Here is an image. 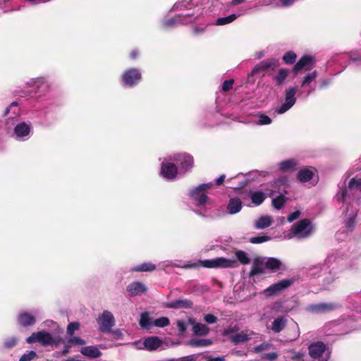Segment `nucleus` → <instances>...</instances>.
<instances>
[{
	"mask_svg": "<svg viewBox=\"0 0 361 361\" xmlns=\"http://www.w3.org/2000/svg\"><path fill=\"white\" fill-rule=\"evenodd\" d=\"M298 161L294 159H288L279 164V169L283 172H292L297 169Z\"/></svg>",
	"mask_w": 361,
	"mask_h": 361,
	"instance_id": "nucleus-29",
	"label": "nucleus"
},
{
	"mask_svg": "<svg viewBox=\"0 0 361 361\" xmlns=\"http://www.w3.org/2000/svg\"><path fill=\"white\" fill-rule=\"evenodd\" d=\"M263 357L269 361H274L278 357V354L275 352H270L264 353Z\"/></svg>",
	"mask_w": 361,
	"mask_h": 361,
	"instance_id": "nucleus-59",
	"label": "nucleus"
},
{
	"mask_svg": "<svg viewBox=\"0 0 361 361\" xmlns=\"http://www.w3.org/2000/svg\"><path fill=\"white\" fill-rule=\"evenodd\" d=\"M195 8V11L190 14L197 13V12H202L203 14L200 16V18L204 16H210L214 12L213 10H211V5L209 4L208 6H204L203 8L200 7L197 4L195 3L192 0H182L177 1L174 4L172 9L173 10H191Z\"/></svg>",
	"mask_w": 361,
	"mask_h": 361,
	"instance_id": "nucleus-4",
	"label": "nucleus"
},
{
	"mask_svg": "<svg viewBox=\"0 0 361 361\" xmlns=\"http://www.w3.org/2000/svg\"><path fill=\"white\" fill-rule=\"evenodd\" d=\"M204 319L207 324H212L216 322L217 317L212 314H207L204 315Z\"/></svg>",
	"mask_w": 361,
	"mask_h": 361,
	"instance_id": "nucleus-57",
	"label": "nucleus"
},
{
	"mask_svg": "<svg viewBox=\"0 0 361 361\" xmlns=\"http://www.w3.org/2000/svg\"><path fill=\"white\" fill-rule=\"evenodd\" d=\"M20 115V108L16 102H13L4 111V116L8 118H16Z\"/></svg>",
	"mask_w": 361,
	"mask_h": 361,
	"instance_id": "nucleus-33",
	"label": "nucleus"
},
{
	"mask_svg": "<svg viewBox=\"0 0 361 361\" xmlns=\"http://www.w3.org/2000/svg\"><path fill=\"white\" fill-rule=\"evenodd\" d=\"M266 267V264L264 257H257L255 259L252 269L250 272V276H255L259 274H262L264 272Z\"/></svg>",
	"mask_w": 361,
	"mask_h": 361,
	"instance_id": "nucleus-26",
	"label": "nucleus"
},
{
	"mask_svg": "<svg viewBox=\"0 0 361 361\" xmlns=\"http://www.w3.org/2000/svg\"><path fill=\"white\" fill-rule=\"evenodd\" d=\"M298 88L296 87H288L285 90V99L284 102L275 109V112L278 114H283L291 109L296 102L295 94Z\"/></svg>",
	"mask_w": 361,
	"mask_h": 361,
	"instance_id": "nucleus-7",
	"label": "nucleus"
},
{
	"mask_svg": "<svg viewBox=\"0 0 361 361\" xmlns=\"http://www.w3.org/2000/svg\"><path fill=\"white\" fill-rule=\"evenodd\" d=\"M212 342L209 339H192L190 341V344L192 346H207L209 345Z\"/></svg>",
	"mask_w": 361,
	"mask_h": 361,
	"instance_id": "nucleus-49",
	"label": "nucleus"
},
{
	"mask_svg": "<svg viewBox=\"0 0 361 361\" xmlns=\"http://www.w3.org/2000/svg\"><path fill=\"white\" fill-rule=\"evenodd\" d=\"M175 163L176 161H171L170 158L168 160H164L162 162L161 175L164 178L168 180H173L176 177L178 174V169Z\"/></svg>",
	"mask_w": 361,
	"mask_h": 361,
	"instance_id": "nucleus-16",
	"label": "nucleus"
},
{
	"mask_svg": "<svg viewBox=\"0 0 361 361\" xmlns=\"http://www.w3.org/2000/svg\"><path fill=\"white\" fill-rule=\"evenodd\" d=\"M356 213L353 212L345 219V227L348 231H352L355 226Z\"/></svg>",
	"mask_w": 361,
	"mask_h": 361,
	"instance_id": "nucleus-41",
	"label": "nucleus"
},
{
	"mask_svg": "<svg viewBox=\"0 0 361 361\" xmlns=\"http://www.w3.org/2000/svg\"><path fill=\"white\" fill-rule=\"evenodd\" d=\"M278 65L279 61L275 59H268L267 60L262 61L253 68L250 75L253 76L257 74L260 71H266L269 68L274 69Z\"/></svg>",
	"mask_w": 361,
	"mask_h": 361,
	"instance_id": "nucleus-21",
	"label": "nucleus"
},
{
	"mask_svg": "<svg viewBox=\"0 0 361 361\" xmlns=\"http://www.w3.org/2000/svg\"><path fill=\"white\" fill-rule=\"evenodd\" d=\"M68 342L69 343H71L72 345H82L85 343V340L82 339L80 337H77V336L71 337L68 339Z\"/></svg>",
	"mask_w": 361,
	"mask_h": 361,
	"instance_id": "nucleus-52",
	"label": "nucleus"
},
{
	"mask_svg": "<svg viewBox=\"0 0 361 361\" xmlns=\"http://www.w3.org/2000/svg\"><path fill=\"white\" fill-rule=\"evenodd\" d=\"M37 356L35 351L30 350L27 353L23 354L20 358L19 361H32Z\"/></svg>",
	"mask_w": 361,
	"mask_h": 361,
	"instance_id": "nucleus-51",
	"label": "nucleus"
},
{
	"mask_svg": "<svg viewBox=\"0 0 361 361\" xmlns=\"http://www.w3.org/2000/svg\"><path fill=\"white\" fill-rule=\"evenodd\" d=\"M290 71L288 69L280 68L273 75L272 81L276 86H282L286 83Z\"/></svg>",
	"mask_w": 361,
	"mask_h": 361,
	"instance_id": "nucleus-23",
	"label": "nucleus"
},
{
	"mask_svg": "<svg viewBox=\"0 0 361 361\" xmlns=\"http://www.w3.org/2000/svg\"><path fill=\"white\" fill-rule=\"evenodd\" d=\"M156 269V266L151 262H144L143 264L133 268L135 271H152Z\"/></svg>",
	"mask_w": 361,
	"mask_h": 361,
	"instance_id": "nucleus-45",
	"label": "nucleus"
},
{
	"mask_svg": "<svg viewBox=\"0 0 361 361\" xmlns=\"http://www.w3.org/2000/svg\"><path fill=\"white\" fill-rule=\"evenodd\" d=\"M32 134V126L30 122H20L17 123L12 133V137L20 142L28 140Z\"/></svg>",
	"mask_w": 361,
	"mask_h": 361,
	"instance_id": "nucleus-6",
	"label": "nucleus"
},
{
	"mask_svg": "<svg viewBox=\"0 0 361 361\" xmlns=\"http://www.w3.org/2000/svg\"><path fill=\"white\" fill-rule=\"evenodd\" d=\"M300 216V212L299 211H295L290 214L288 215L287 220L288 222H293V221L298 219Z\"/></svg>",
	"mask_w": 361,
	"mask_h": 361,
	"instance_id": "nucleus-60",
	"label": "nucleus"
},
{
	"mask_svg": "<svg viewBox=\"0 0 361 361\" xmlns=\"http://www.w3.org/2000/svg\"><path fill=\"white\" fill-rule=\"evenodd\" d=\"M286 324H287L286 317L284 316L279 317L273 321L270 329L274 333H279L285 328Z\"/></svg>",
	"mask_w": 361,
	"mask_h": 361,
	"instance_id": "nucleus-32",
	"label": "nucleus"
},
{
	"mask_svg": "<svg viewBox=\"0 0 361 361\" xmlns=\"http://www.w3.org/2000/svg\"><path fill=\"white\" fill-rule=\"evenodd\" d=\"M269 240H270V237H269L267 235H259V236L252 237L250 239V242L253 244H259V243L269 241Z\"/></svg>",
	"mask_w": 361,
	"mask_h": 361,
	"instance_id": "nucleus-50",
	"label": "nucleus"
},
{
	"mask_svg": "<svg viewBox=\"0 0 361 361\" xmlns=\"http://www.w3.org/2000/svg\"><path fill=\"white\" fill-rule=\"evenodd\" d=\"M275 192H279V190H267L265 192L261 190H252L249 192V197L255 206H259L263 203L268 195L271 196Z\"/></svg>",
	"mask_w": 361,
	"mask_h": 361,
	"instance_id": "nucleus-19",
	"label": "nucleus"
},
{
	"mask_svg": "<svg viewBox=\"0 0 361 361\" xmlns=\"http://www.w3.org/2000/svg\"><path fill=\"white\" fill-rule=\"evenodd\" d=\"M173 266L181 267L183 269H195L200 266L207 268H235L238 266L237 260L234 258L227 259L225 257H216L212 259L199 260L195 262H188L183 265Z\"/></svg>",
	"mask_w": 361,
	"mask_h": 361,
	"instance_id": "nucleus-2",
	"label": "nucleus"
},
{
	"mask_svg": "<svg viewBox=\"0 0 361 361\" xmlns=\"http://www.w3.org/2000/svg\"><path fill=\"white\" fill-rule=\"evenodd\" d=\"M213 186L212 183H202L190 192V197L195 206L193 211L200 216H208L214 207V201L207 196L209 190Z\"/></svg>",
	"mask_w": 361,
	"mask_h": 361,
	"instance_id": "nucleus-1",
	"label": "nucleus"
},
{
	"mask_svg": "<svg viewBox=\"0 0 361 361\" xmlns=\"http://www.w3.org/2000/svg\"><path fill=\"white\" fill-rule=\"evenodd\" d=\"M177 326L180 333H184L186 331V326L184 322L178 320L177 321Z\"/></svg>",
	"mask_w": 361,
	"mask_h": 361,
	"instance_id": "nucleus-62",
	"label": "nucleus"
},
{
	"mask_svg": "<svg viewBox=\"0 0 361 361\" xmlns=\"http://www.w3.org/2000/svg\"><path fill=\"white\" fill-rule=\"evenodd\" d=\"M315 66L314 58L311 56H302L294 66V71L298 72L301 70L310 71Z\"/></svg>",
	"mask_w": 361,
	"mask_h": 361,
	"instance_id": "nucleus-20",
	"label": "nucleus"
},
{
	"mask_svg": "<svg viewBox=\"0 0 361 361\" xmlns=\"http://www.w3.org/2000/svg\"><path fill=\"white\" fill-rule=\"evenodd\" d=\"M357 189L361 192V177H355L350 179L348 183V188L343 190L340 193L337 194V200L343 203H347L348 200V190Z\"/></svg>",
	"mask_w": 361,
	"mask_h": 361,
	"instance_id": "nucleus-18",
	"label": "nucleus"
},
{
	"mask_svg": "<svg viewBox=\"0 0 361 361\" xmlns=\"http://www.w3.org/2000/svg\"><path fill=\"white\" fill-rule=\"evenodd\" d=\"M310 356L314 360L328 361L330 353L326 345L322 341L314 342L308 346Z\"/></svg>",
	"mask_w": 361,
	"mask_h": 361,
	"instance_id": "nucleus-5",
	"label": "nucleus"
},
{
	"mask_svg": "<svg viewBox=\"0 0 361 361\" xmlns=\"http://www.w3.org/2000/svg\"><path fill=\"white\" fill-rule=\"evenodd\" d=\"M267 269L274 271L280 269L281 262L278 259L274 257L264 258Z\"/></svg>",
	"mask_w": 361,
	"mask_h": 361,
	"instance_id": "nucleus-38",
	"label": "nucleus"
},
{
	"mask_svg": "<svg viewBox=\"0 0 361 361\" xmlns=\"http://www.w3.org/2000/svg\"><path fill=\"white\" fill-rule=\"evenodd\" d=\"M26 342L27 343L39 342L44 345H49L55 343L51 335L44 331L32 334L30 336L26 338Z\"/></svg>",
	"mask_w": 361,
	"mask_h": 361,
	"instance_id": "nucleus-15",
	"label": "nucleus"
},
{
	"mask_svg": "<svg viewBox=\"0 0 361 361\" xmlns=\"http://www.w3.org/2000/svg\"><path fill=\"white\" fill-rule=\"evenodd\" d=\"M235 256L237 258V262H240L242 264H248L251 262V259L249 257L248 254L243 250H238L235 252Z\"/></svg>",
	"mask_w": 361,
	"mask_h": 361,
	"instance_id": "nucleus-39",
	"label": "nucleus"
},
{
	"mask_svg": "<svg viewBox=\"0 0 361 361\" xmlns=\"http://www.w3.org/2000/svg\"><path fill=\"white\" fill-rule=\"evenodd\" d=\"M355 315L349 317L348 318H343L332 323L334 327L336 328L338 331H341V334H345L350 331L355 329Z\"/></svg>",
	"mask_w": 361,
	"mask_h": 361,
	"instance_id": "nucleus-14",
	"label": "nucleus"
},
{
	"mask_svg": "<svg viewBox=\"0 0 361 361\" xmlns=\"http://www.w3.org/2000/svg\"><path fill=\"white\" fill-rule=\"evenodd\" d=\"M234 80H225L222 84V90L224 92H228L233 88Z\"/></svg>",
	"mask_w": 361,
	"mask_h": 361,
	"instance_id": "nucleus-56",
	"label": "nucleus"
},
{
	"mask_svg": "<svg viewBox=\"0 0 361 361\" xmlns=\"http://www.w3.org/2000/svg\"><path fill=\"white\" fill-rule=\"evenodd\" d=\"M318 76L317 71H314L311 73H307L302 80V87L308 86L312 82L314 81Z\"/></svg>",
	"mask_w": 361,
	"mask_h": 361,
	"instance_id": "nucleus-42",
	"label": "nucleus"
},
{
	"mask_svg": "<svg viewBox=\"0 0 361 361\" xmlns=\"http://www.w3.org/2000/svg\"><path fill=\"white\" fill-rule=\"evenodd\" d=\"M237 17V15L233 13L226 17L219 18L216 19L215 24L217 25H224L232 23Z\"/></svg>",
	"mask_w": 361,
	"mask_h": 361,
	"instance_id": "nucleus-46",
	"label": "nucleus"
},
{
	"mask_svg": "<svg viewBox=\"0 0 361 361\" xmlns=\"http://www.w3.org/2000/svg\"><path fill=\"white\" fill-rule=\"evenodd\" d=\"M162 344V341L157 336H149L145 338L143 341H136L133 343L135 348L138 350H147L148 351H153L158 349Z\"/></svg>",
	"mask_w": 361,
	"mask_h": 361,
	"instance_id": "nucleus-12",
	"label": "nucleus"
},
{
	"mask_svg": "<svg viewBox=\"0 0 361 361\" xmlns=\"http://www.w3.org/2000/svg\"><path fill=\"white\" fill-rule=\"evenodd\" d=\"M139 324L144 329H149L153 325L148 312H145L141 314Z\"/></svg>",
	"mask_w": 361,
	"mask_h": 361,
	"instance_id": "nucleus-37",
	"label": "nucleus"
},
{
	"mask_svg": "<svg viewBox=\"0 0 361 361\" xmlns=\"http://www.w3.org/2000/svg\"><path fill=\"white\" fill-rule=\"evenodd\" d=\"M80 352L83 355L90 358H97L102 355L99 350L93 345L83 347L81 348Z\"/></svg>",
	"mask_w": 361,
	"mask_h": 361,
	"instance_id": "nucleus-34",
	"label": "nucleus"
},
{
	"mask_svg": "<svg viewBox=\"0 0 361 361\" xmlns=\"http://www.w3.org/2000/svg\"><path fill=\"white\" fill-rule=\"evenodd\" d=\"M271 223L272 219L270 216L263 215L255 221L254 227L256 229H264L271 226Z\"/></svg>",
	"mask_w": 361,
	"mask_h": 361,
	"instance_id": "nucleus-31",
	"label": "nucleus"
},
{
	"mask_svg": "<svg viewBox=\"0 0 361 361\" xmlns=\"http://www.w3.org/2000/svg\"><path fill=\"white\" fill-rule=\"evenodd\" d=\"M126 290L130 296L140 295L146 292L147 287L141 282L134 281L127 286Z\"/></svg>",
	"mask_w": 361,
	"mask_h": 361,
	"instance_id": "nucleus-22",
	"label": "nucleus"
},
{
	"mask_svg": "<svg viewBox=\"0 0 361 361\" xmlns=\"http://www.w3.org/2000/svg\"><path fill=\"white\" fill-rule=\"evenodd\" d=\"M255 117L257 118V120L255 121V123L257 126L269 125L272 121L271 118L263 113L256 114Z\"/></svg>",
	"mask_w": 361,
	"mask_h": 361,
	"instance_id": "nucleus-40",
	"label": "nucleus"
},
{
	"mask_svg": "<svg viewBox=\"0 0 361 361\" xmlns=\"http://www.w3.org/2000/svg\"><path fill=\"white\" fill-rule=\"evenodd\" d=\"M291 353L290 359L293 360H301L304 356V353L302 351L295 352L294 350H290Z\"/></svg>",
	"mask_w": 361,
	"mask_h": 361,
	"instance_id": "nucleus-55",
	"label": "nucleus"
},
{
	"mask_svg": "<svg viewBox=\"0 0 361 361\" xmlns=\"http://www.w3.org/2000/svg\"><path fill=\"white\" fill-rule=\"evenodd\" d=\"M170 160L176 161V164L179 165L180 173L186 172L193 165L192 157L186 154H174L170 157Z\"/></svg>",
	"mask_w": 361,
	"mask_h": 361,
	"instance_id": "nucleus-13",
	"label": "nucleus"
},
{
	"mask_svg": "<svg viewBox=\"0 0 361 361\" xmlns=\"http://www.w3.org/2000/svg\"><path fill=\"white\" fill-rule=\"evenodd\" d=\"M255 334L252 331L244 330L233 335L231 339L234 344H238L250 340Z\"/></svg>",
	"mask_w": 361,
	"mask_h": 361,
	"instance_id": "nucleus-27",
	"label": "nucleus"
},
{
	"mask_svg": "<svg viewBox=\"0 0 361 361\" xmlns=\"http://www.w3.org/2000/svg\"><path fill=\"white\" fill-rule=\"evenodd\" d=\"M293 283V281L290 279H284L282 281H280L277 283H275L266 288L264 290V294L267 296H273L275 295L279 294L284 289L289 287Z\"/></svg>",
	"mask_w": 361,
	"mask_h": 361,
	"instance_id": "nucleus-17",
	"label": "nucleus"
},
{
	"mask_svg": "<svg viewBox=\"0 0 361 361\" xmlns=\"http://www.w3.org/2000/svg\"><path fill=\"white\" fill-rule=\"evenodd\" d=\"M243 207V202L238 197H231L227 204L226 210L229 214H235L240 212Z\"/></svg>",
	"mask_w": 361,
	"mask_h": 361,
	"instance_id": "nucleus-25",
	"label": "nucleus"
},
{
	"mask_svg": "<svg viewBox=\"0 0 361 361\" xmlns=\"http://www.w3.org/2000/svg\"><path fill=\"white\" fill-rule=\"evenodd\" d=\"M353 300L357 304L354 308L358 312H361V306L358 304L360 301L361 300V295H357L354 296V298H353Z\"/></svg>",
	"mask_w": 361,
	"mask_h": 361,
	"instance_id": "nucleus-61",
	"label": "nucleus"
},
{
	"mask_svg": "<svg viewBox=\"0 0 361 361\" xmlns=\"http://www.w3.org/2000/svg\"><path fill=\"white\" fill-rule=\"evenodd\" d=\"M142 78L140 71L137 68L126 70L122 75V82L124 86L133 87L137 85Z\"/></svg>",
	"mask_w": 361,
	"mask_h": 361,
	"instance_id": "nucleus-10",
	"label": "nucleus"
},
{
	"mask_svg": "<svg viewBox=\"0 0 361 361\" xmlns=\"http://www.w3.org/2000/svg\"><path fill=\"white\" fill-rule=\"evenodd\" d=\"M193 303L188 299L176 300L166 305L167 308L178 309V308H192Z\"/></svg>",
	"mask_w": 361,
	"mask_h": 361,
	"instance_id": "nucleus-30",
	"label": "nucleus"
},
{
	"mask_svg": "<svg viewBox=\"0 0 361 361\" xmlns=\"http://www.w3.org/2000/svg\"><path fill=\"white\" fill-rule=\"evenodd\" d=\"M79 327L80 324L78 322H71L68 325L67 333L70 336H72L74 334L75 331L79 329Z\"/></svg>",
	"mask_w": 361,
	"mask_h": 361,
	"instance_id": "nucleus-53",
	"label": "nucleus"
},
{
	"mask_svg": "<svg viewBox=\"0 0 361 361\" xmlns=\"http://www.w3.org/2000/svg\"><path fill=\"white\" fill-rule=\"evenodd\" d=\"M314 173L312 170L310 169H302L298 173V178L301 182H307L310 180L313 177Z\"/></svg>",
	"mask_w": 361,
	"mask_h": 361,
	"instance_id": "nucleus-36",
	"label": "nucleus"
},
{
	"mask_svg": "<svg viewBox=\"0 0 361 361\" xmlns=\"http://www.w3.org/2000/svg\"><path fill=\"white\" fill-rule=\"evenodd\" d=\"M280 195L272 200V205L277 209H281L287 201V198L280 192Z\"/></svg>",
	"mask_w": 361,
	"mask_h": 361,
	"instance_id": "nucleus-44",
	"label": "nucleus"
},
{
	"mask_svg": "<svg viewBox=\"0 0 361 361\" xmlns=\"http://www.w3.org/2000/svg\"><path fill=\"white\" fill-rule=\"evenodd\" d=\"M18 322L20 326L27 327L32 326L36 322L35 316L27 312H22L18 317Z\"/></svg>",
	"mask_w": 361,
	"mask_h": 361,
	"instance_id": "nucleus-24",
	"label": "nucleus"
},
{
	"mask_svg": "<svg viewBox=\"0 0 361 361\" xmlns=\"http://www.w3.org/2000/svg\"><path fill=\"white\" fill-rule=\"evenodd\" d=\"M202 12H197V13H187L185 15H178L175 18L166 20L163 23L166 27H173L177 24H188L195 23L200 19V16L202 15Z\"/></svg>",
	"mask_w": 361,
	"mask_h": 361,
	"instance_id": "nucleus-8",
	"label": "nucleus"
},
{
	"mask_svg": "<svg viewBox=\"0 0 361 361\" xmlns=\"http://www.w3.org/2000/svg\"><path fill=\"white\" fill-rule=\"evenodd\" d=\"M331 83L330 79H322L320 80L319 87L320 88H324Z\"/></svg>",
	"mask_w": 361,
	"mask_h": 361,
	"instance_id": "nucleus-63",
	"label": "nucleus"
},
{
	"mask_svg": "<svg viewBox=\"0 0 361 361\" xmlns=\"http://www.w3.org/2000/svg\"><path fill=\"white\" fill-rule=\"evenodd\" d=\"M170 323L168 317H162L155 319L153 322V325L157 327H165L167 326Z\"/></svg>",
	"mask_w": 361,
	"mask_h": 361,
	"instance_id": "nucleus-47",
	"label": "nucleus"
},
{
	"mask_svg": "<svg viewBox=\"0 0 361 361\" xmlns=\"http://www.w3.org/2000/svg\"><path fill=\"white\" fill-rule=\"evenodd\" d=\"M188 322L192 326V330L197 336H206L209 332V328L204 324L196 323L195 319H189Z\"/></svg>",
	"mask_w": 361,
	"mask_h": 361,
	"instance_id": "nucleus-28",
	"label": "nucleus"
},
{
	"mask_svg": "<svg viewBox=\"0 0 361 361\" xmlns=\"http://www.w3.org/2000/svg\"><path fill=\"white\" fill-rule=\"evenodd\" d=\"M281 5L284 7H288L293 5L295 1L294 0H280Z\"/></svg>",
	"mask_w": 361,
	"mask_h": 361,
	"instance_id": "nucleus-64",
	"label": "nucleus"
},
{
	"mask_svg": "<svg viewBox=\"0 0 361 361\" xmlns=\"http://www.w3.org/2000/svg\"><path fill=\"white\" fill-rule=\"evenodd\" d=\"M341 305L336 302H320L307 306L306 310L312 314H325L339 309Z\"/></svg>",
	"mask_w": 361,
	"mask_h": 361,
	"instance_id": "nucleus-9",
	"label": "nucleus"
},
{
	"mask_svg": "<svg viewBox=\"0 0 361 361\" xmlns=\"http://www.w3.org/2000/svg\"><path fill=\"white\" fill-rule=\"evenodd\" d=\"M198 357V355L194 354L180 357L178 359L177 361H197Z\"/></svg>",
	"mask_w": 361,
	"mask_h": 361,
	"instance_id": "nucleus-58",
	"label": "nucleus"
},
{
	"mask_svg": "<svg viewBox=\"0 0 361 361\" xmlns=\"http://www.w3.org/2000/svg\"><path fill=\"white\" fill-rule=\"evenodd\" d=\"M296 54L293 51L286 53L283 56V60L286 64H292L296 59Z\"/></svg>",
	"mask_w": 361,
	"mask_h": 361,
	"instance_id": "nucleus-48",
	"label": "nucleus"
},
{
	"mask_svg": "<svg viewBox=\"0 0 361 361\" xmlns=\"http://www.w3.org/2000/svg\"><path fill=\"white\" fill-rule=\"evenodd\" d=\"M17 343L18 340L16 337L8 338L4 342V347L6 348H11L14 347Z\"/></svg>",
	"mask_w": 361,
	"mask_h": 361,
	"instance_id": "nucleus-54",
	"label": "nucleus"
},
{
	"mask_svg": "<svg viewBox=\"0 0 361 361\" xmlns=\"http://www.w3.org/2000/svg\"><path fill=\"white\" fill-rule=\"evenodd\" d=\"M97 323L102 332L109 333L115 325V319L110 311L104 310L97 318Z\"/></svg>",
	"mask_w": 361,
	"mask_h": 361,
	"instance_id": "nucleus-11",
	"label": "nucleus"
},
{
	"mask_svg": "<svg viewBox=\"0 0 361 361\" xmlns=\"http://www.w3.org/2000/svg\"><path fill=\"white\" fill-rule=\"evenodd\" d=\"M288 180L286 176H281L274 180V182L271 185V186L273 187V188L271 190H279V192H283V193L286 194L287 190L285 188L281 189V186L286 187L288 184Z\"/></svg>",
	"mask_w": 361,
	"mask_h": 361,
	"instance_id": "nucleus-35",
	"label": "nucleus"
},
{
	"mask_svg": "<svg viewBox=\"0 0 361 361\" xmlns=\"http://www.w3.org/2000/svg\"><path fill=\"white\" fill-rule=\"evenodd\" d=\"M314 230L309 219H302L294 224L290 230L289 238H305L311 235Z\"/></svg>",
	"mask_w": 361,
	"mask_h": 361,
	"instance_id": "nucleus-3",
	"label": "nucleus"
},
{
	"mask_svg": "<svg viewBox=\"0 0 361 361\" xmlns=\"http://www.w3.org/2000/svg\"><path fill=\"white\" fill-rule=\"evenodd\" d=\"M47 82V79L44 77H38L31 78L27 82V85L30 87L35 88H39L43 84Z\"/></svg>",
	"mask_w": 361,
	"mask_h": 361,
	"instance_id": "nucleus-43",
	"label": "nucleus"
}]
</instances>
